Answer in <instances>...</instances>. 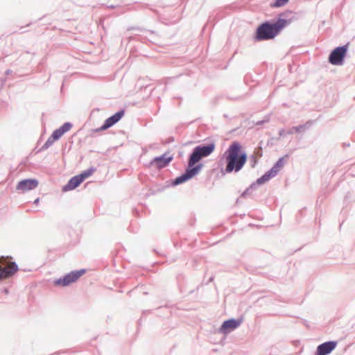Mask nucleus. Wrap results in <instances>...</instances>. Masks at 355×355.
Instances as JSON below:
<instances>
[{
	"mask_svg": "<svg viewBox=\"0 0 355 355\" xmlns=\"http://www.w3.org/2000/svg\"><path fill=\"white\" fill-rule=\"evenodd\" d=\"M214 149L215 145L214 144H210L207 146H196L189 159L188 165L189 168L187 169L186 172L183 175L175 180L174 184H182L198 174L202 168V165H198L194 167L193 166L203 157H206L211 155L214 152Z\"/></svg>",
	"mask_w": 355,
	"mask_h": 355,
	"instance_id": "obj_1",
	"label": "nucleus"
},
{
	"mask_svg": "<svg viewBox=\"0 0 355 355\" xmlns=\"http://www.w3.org/2000/svg\"><path fill=\"white\" fill-rule=\"evenodd\" d=\"M223 158L227 164L225 171L232 173L233 171L238 172L243 167L247 162V155L242 152L241 145L234 141L225 152Z\"/></svg>",
	"mask_w": 355,
	"mask_h": 355,
	"instance_id": "obj_2",
	"label": "nucleus"
},
{
	"mask_svg": "<svg viewBox=\"0 0 355 355\" xmlns=\"http://www.w3.org/2000/svg\"><path fill=\"white\" fill-rule=\"evenodd\" d=\"M286 24L287 21L283 19H278L274 24L263 23L257 30L256 39L259 41L272 39Z\"/></svg>",
	"mask_w": 355,
	"mask_h": 355,
	"instance_id": "obj_3",
	"label": "nucleus"
},
{
	"mask_svg": "<svg viewBox=\"0 0 355 355\" xmlns=\"http://www.w3.org/2000/svg\"><path fill=\"white\" fill-rule=\"evenodd\" d=\"M18 270L15 262L8 261L7 258L0 257V279H6L13 275Z\"/></svg>",
	"mask_w": 355,
	"mask_h": 355,
	"instance_id": "obj_4",
	"label": "nucleus"
},
{
	"mask_svg": "<svg viewBox=\"0 0 355 355\" xmlns=\"http://www.w3.org/2000/svg\"><path fill=\"white\" fill-rule=\"evenodd\" d=\"M94 172V169L89 168L87 171L73 177L68 183L63 187L64 191H71L78 187L86 178L91 176Z\"/></svg>",
	"mask_w": 355,
	"mask_h": 355,
	"instance_id": "obj_5",
	"label": "nucleus"
},
{
	"mask_svg": "<svg viewBox=\"0 0 355 355\" xmlns=\"http://www.w3.org/2000/svg\"><path fill=\"white\" fill-rule=\"evenodd\" d=\"M347 49V44L336 48L329 55V62L334 65L342 64Z\"/></svg>",
	"mask_w": 355,
	"mask_h": 355,
	"instance_id": "obj_6",
	"label": "nucleus"
},
{
	"mask_svg": "<svg viewBox=\"0 0 355 355\" xmlns=\"http://www.w3.org/2000/svg\"><path fill=\"white\" fill-rule=\"evenodd\" d=\"M85 273V270L72 271L66 275L63 278H60L55 282L56 285L67 286L76 282L82 275Z\"/></svg>",
	"mask_w": 355,
	"mask_h": 355,
	"instance_id": "obj_7",
	"label": "nucleus"
},
{
	"mask_svg": "<svg viewBox=\"0 0 355 355\" xmlns=\"http://www.w3.org/2000/svg\"><path fill=\"white\" fill-rule=\"evenodd\" d=\"M72 125L70 123H64L60 128L54 130L52 135L48 138L45 143V146H51L55 141L59 139L65 132L70 130Z\"/></svg>",
	"mask_w": 355,
	"mask_h": 355,
	"instance_id": "obj_8",
	"label": "nucleus"
},
{
	"mask_svg": "<svg viewBox=\"0 0 355 355\" xmlns=\"http://www.w3.org/2000/svg\"><path fill=\"white\" fill-rule=\"evenodd\" d=\"M38 184L39 182L36 179H26L18 182L16 189L24 193L35 189Z\"/></svg>",
	"mask_w": 355,
	"mask_h": 355,
	"instance_id": "obj_9",
	"label": "nucleus"
},
{
	"mask_svg": "<svg viewBox=\"0 0 355 355\" xmlns=\"http://www.w3.org/2000/svg\"><path fill=\"white\" fill-rule=\"evenodd\" d=\"M124 112L120 111L116 112L113 116H110V118L107 119L104 123V124L99 128L97 131H102L105 130L107 128H110L113 125H114L116 123H117L123 116Z\"/></svg>",
	"mask_w": 355,
	"mask_h": 355,
	"instance_id": "obj_10",
	"label": "nucleus"
},
{
	"mask_svg": "<svg viewBox=\"0 0 355 355\" xmlns=\"http://www.w3.org/2000/svg\"><path fill=\"white\" fill-rule=\"evenodd\" d=\"M337 343L329 341L320 345L317 348L316 355H327L331 352L336 347Z\"/></svg>",
	"mask_w": 355,
	"mask_h": 355,
	"instance_id": "obj_11",
	"label": "nucleus"
},
{
	"mask_svg": "<svg viewBox=\"0 0 355 355\" xmlns=\"http://www.w3.org/2000/svg\"><path fill=\"white\" fill-rule=\"evenodd\" d=\"M240 324V322L236 320H229L225 321L220 327V331L224 334L234 330L237 328Z\"/></svg>",
	"mask_w": 355,
	"mask_h": 355,
	"instance_id": "obj_12",
	"label": "nucleus"
},
{
	"mask_svg": "<svg viewBox=\"0 0 355 355\" xmlns=\"http://www.w3.org/2000/svg\"><path fill=\"white\" fill-rule=\"evenodd\" d=\"M172 157L167 156L166 154L163 155L161 157H155L153 162L152 164H155L156 166L159 168H162L165 167L172 160Z\"/></svg>",
	"mask_w": 355,
	"mask_h": 355,
	"instance_id": "obj_13",
	"label": "nucleus"
},
{
	"mask_svg": "<svg viewBox=\"0 0 355 355\" xmlns=\"http://www.w3.org/2000/svg\"><path fill=\"white\" fill-rule=\"evenodd\" d=\"M286 157H281L279 159V160L276 162V164L273 166V167L271 168L272 173H274L275 175L277 174V173L284 167L285 164V158Z\"/></svg>",
	"mask_w": 355,
	"mask_h": 355,
	"instance_id": "obj_14",
	"label": "nucleus"
},
{
	"mask_svg": "<svg viewBox=\"0 0 355 355\" xmlns=\"http://www.w3.org/2000/svg\"><path fill=\"white\" fill-rule=\"evenodd\" d=\"M276 175L274 173H272V170L270 169L268 172H266L263 175H262L260 178L257 180V183L259 184H261L268 181L270 178L275 177Z\"/></svg>",
	"mask_w": 355,
	"mask_h": 355,
	"instance_id": "obj_15",
	"label": "nucleus"
},
{
	"mask_svg": "<svg viewBox=\"0 0 355 355\" xmlns=\"http://www.w3.org/2000/svg\"><path fill=\"white\" fill-rule=\"evenodd\" d=\"M288 0H276L274 3L271 5L272 7H282L284 6Z\"/></svg>",
	"mask_w": 355,
	"mask_h": 355,
	"instance_id": "obj_16",
	"label": "nucleus"
},
{
	"mask_svg": "<svg viewBox=\"0 0 355 355\" xmlns=\"http://www.w3.org/2000/svg\"><path fill=\"white\" fill-rule=\"evenodd\" d=\"M38 202H39V198H37V199L34 201V203H35V204H37V203H38Z\"/></svg>",
	"mask_w": 355,
	"mask_h": 355,
	"instance_id": "obj_17",
	"label": "nucleus"
},
{
	"mask_svg": "<svg viewBox=\"0 0 355 355\" xmlns=\"http://www.w3.org/2000/svg\"><path fill=\"white\" fill-rule=\"evenodd\" d=\"M4 293H5L6 294H8V289H6H6L4 290Z\"/></svg>",
	"mask_w": 355,
	"mask_h": 355,
	"instance_id": "obj_18",
	"label": "nucleus"
}]
</instances>
